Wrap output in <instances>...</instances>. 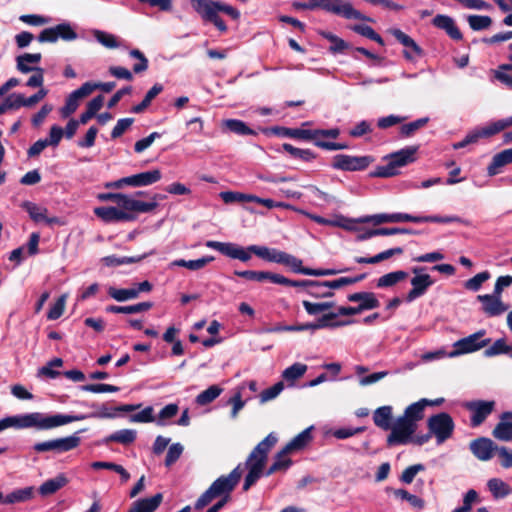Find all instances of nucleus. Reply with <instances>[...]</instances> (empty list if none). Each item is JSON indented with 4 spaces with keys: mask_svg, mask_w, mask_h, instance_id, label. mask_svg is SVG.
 <instances>
[{
    "mask_svg": "<svg viewBox=\"0 0 512 512\" xmlns=\"http://www.w3.org/2000/svg\"><path fill=\"white\" fill-rule=\"evenodd\" d=\"M418 146H407L387 156L388 163L378 166L373 173L377 177H392L398 173V168L413 163L416 160Z\"/></svg>",
    "mask_w": 512,
    "mask_h": 512,
    "instance_id": "obj_6",
    "label": "nucleus"
},
{
    "mask_svg": "<svg viewBox=\"0 0 512 512\" xmlns=\"http://www.w3.org/2000/svg\"><path fill=\"white\" fill-rule=\"evenodd\" d=\"M487 488L494 499H503L512 493L511 487L500 478L489 479Z\"/></svg>",
    "mask_w": 512,
    "mask_h": 512,
    "instance_id": "obj_38",
    "label": "nucleus"
},
{
    "mask_svg": "<svg viewBox=\"0 0 512 512\" xmlns=\"http://www.w3.org/2000/svg\"><path fill=\"white\" fill-rule=\"evenodd\" d=\"M108 294L116 301L123 302L131 299L137 298V292L134 291V288L129 289H117L114 287H110L108 290Z\"/></svg>",
    "mask_w": 512,
    "mask_h": 512,
    "instance_id": "obj_61",
    "label": "nucleus"
},
{
    "mask_svg": "<svg viewBox=\"0 0 512 512\" xmlns=\"http://www.w3.org/2000/svg\"><path fill=\"white\" fill-rule=\"evenodd\" d=\"M498 446L489 438L480 437L470 443V450L480 461H489L493 458Z\"/></svg>",
    "mask_w": 512,
    "mask_h": 512,
    "instance_id": "obj_16",
    "label": "nucleus"
},
{
    "mask_svg": "<svg viewBox=\"0 0 512 512\" xmlns=\"http://www.w3.org/2000/svg\"><path fill=\"white\" fill-rule=\"evenodd\" d=\"M352 30L370 40L379 43L380 45H384L382 37L378 33H376L372 27L368 25L357 24L352 26Z\"/></svg>",
    "mask_w": 512,
    "mask_h": 512,
    "instance_id": "obj_63",
    "label": "nucleus"
},
{
    "mask_svg": "<svg viewBox=\"0 0 512 512\" xmlns=\"http://www.w3.org/2000/svg\"><path fill=\"white\" fill-rule=\"evenodd\" d=\"M348 300L350 302L359 303L358 308L361 312L365 310H371L379 307L380 302L377 299L376 295L372 292H357L348 295Z\"/></svg>",
    "mask_w": 512,
    "mask_h": 512,
    "instance_id": "obj_27",
    "label": "nucleus"
},
{
    "mask_svg": "<svg viewBox=\"0 0 512 512\" xmlns=\"http://www.w3.org/2000/svg\"><path fill=\"white\" fill-rule=\"evenodd\" d=\"M163 91L161 84H154L152 88L146 93L144 99L132 108V112L139 114L142 113L151 103V101Z\"/></svg>",
    "mask_w": 512,
    "mask_h": 512,
    "instance_id": "obj_49",
    "label": "nucleus"
},
{
    "mask_svg": "<svg viewBox=\"0 0 512 512\" xmlns=\"http://www.w3.org/2000/svg\"><path fill=\"white\" fill-rule=\"evenodd\" d=\"M494 401H470L464 404L465 408L471 413V425L477 427L492 413L494 409Z\"/></svg>",
    "mask_w": 512,
    "mask_h": 512,
    "instance_id": "obj_15",
    "label": "nucleus"
},
{
    "mask_svg": "<svg viewBox=\"0 0 512 512\" xmlns=\"http://www.w3.org/2000/svg\"><path fill=\"white\" fill-rule=\"evenodd\" d=\"M392 35L406 48L404 50V57L407 60L413 61L422 56V49L409 35L400 29L392 30Z\"/></svg>",
    "mask_w": 512,
    "mask_h": 512,
    "instance_id": "obj_22",
    "label": "nucleus"
},
{
    "mask_svg": "<svg viewBox=\"0 0 512 512\" xmlns=\"http://www.w3.org/2000/svg\"><path fill=\"white\" fill-rule=\"evenodd\" d=\"M435 27L444 30L450 38L461 40L462 33L458 29L454 19L448 15L438 14L432 20Z\"/></svg>",
    "mask_w": 512,
    "mask_h": 512,
    "instance_id": "obj_24",
    "label": "nucleus"
},
{
    "mask_svg": "<svg viewBox=\"0 0 512 512\" xmlns=\"http://www.w3.org/2000/svg\"><path fill=\"white\" fill-rule=\"evenodd\" d=\"M91 33L95 40L105 48L116 49L121 46L120 39L112 33L99 29H93Z\"/></svg>",
    "mask_w": 512,
    "mask_h": 512,
    "instance_id": "obj_42",
    "label": "nucleus"
},
{
    "mask_svg": "<svg viewBox=\"0 0 512 512\" xmlns=\"http://www.w3.org/2000/svg\"><path fill=\"white\" fill-rule=\"evenodd\" d=\"M433 284L434 281L429 274L415 275L411 279L412 289L408 292L406 300L412 302L423 296Z\"/></svg>",
    "mask_w": 512,
    "mask_h": 512,
    "instance_id": "obj_23",
    "label": "nucleus"
},
{
    "mask_svg": "<svg viewBox=\"0 0 512 512\" xmlns=\"http://www.w3.org/2000/svg\"><path fill=\"white\" fill-rule=\"evenodd\" d=\"M152 254H154V250L150 251L149 253H145L143 255L136 256V257H126V256L118 257L116 255H110V256L103 257L101 259V261L105 266L115 267V266L140 262L143 259H145L147 256L152 255Z\"/></svg>",
    "mask_w": 512,
    "mask_h": 512,
    "instance_id": "obj_40",
    "label": "nucleus"
},
{
    "mask_svg": "<svg viewBox=\"0 0 512 512\" xmlns=\"http://www.w3.org/2000/svg\"><path fill=\"white\" fill-rule=\"evenodd\" d=\"M162 177L160 170L154 169L129 176L130 186L143 187L158 182Z\"/></svg>",
    "mask_w": 512,
    "mask_h": 512,
    "instance_id": "obj_32",
    "label": "nucleus"
},
{
    "mask_svg": "<svg viewBox=\"0 0 512 512\" xmlns=\"http://www.w3.org/2000/svg\"><path fill=\"white\" fill-rule=\"evenodd\" d=\"M193 10L204 22L212 23L220 32L227 31V25L219 16L220 12L229 15L233 19L240 17V12L227 4L213 0H189Z\"/></svg>",
    "mask_w": 512,
    "mask_h": 512,
    "instance_id": "obj_4",
    "label": "nucleus"
},
{
    "mask_svg": "<svg viewBox=\"0 0 512 512\" xmlns=\"http://www.w3.org/2000/svg\"><path fill=\"white\" fill-rule=\"evenodd\" d=\"M85 416H67L66 414L48 415L41 412H32L8 416L0 419V432L8 429L51 430L72 422L84 420Z\"/></svg>",
    "mask_w": 512,
    "mask_h": 512,
    "instance_id": "obj_1",
    "label": "nucleus"
},
{
    "mask_svg": "<svg viewBox=\"0 0 512 512\" xmlns=\"http://www.w3.org/2000/svg\"><path fill=\"white\" fill-rule=\"evenodd\" d=\"M137 432L133 429H122L118 430L104 439H102L101 443L104 445L109 444L110 442H117L123 445H129L136 440Z\"/></svg>",
    "mask_w": 512,
    "mask_h": 512,
    "instance_id": "obj_35",
    "label": "nucleus"
},
{
    "mask_svg": "<svg viewBox=\"0 0 512 512\" xmlns=\"http://www.w3.org/2000/svg\"><path fill=\"white\" fill-rule=\"evenodd\" d=\"M389 430L391 432L387 437V445L393 447L412 443L417 426H414L413 423L408 421V419L406 420L403 416H399Z\"/></svg>",
    "mask_w": 512,
    "mask_h": 512,
    "instance_id": "obj_8",
    "label": "nucleus"
},
{
    "mask_svg": "<svg viewBox=\"0 0 512 512\" xmlns=\"http://www.w3.org/2000/svg\"><path fill=\"white\" fill-rule=\"evenodd\" d=\"M500 354H509L512 358V345L507 344L505 338L497 339L484 351L486 357H493Z\"/></svg>",
    "mask_w": 512,
    "mask_h": 512,
    "instance_id": "obj_48",
    "label": "nucleus"
},
{
    "mask_svg": "<svg viewBox=\"0 0 512 512\" xmlns=\"http://www.w3.org/2000/svg\"><path fill=\"white\" fill-rule=\"evenodd\" d=\"M302 304H303V307L305 308L306 312L309 315H318V314H321V313H323V315H324V314L328 313L327 311L329 309L334 307V303L333 302L313 303V302L304 300L302 302Z\"/></svg>",
    "mask_w": 512,
    "mask_h": 512,
    "instance_id": "obj_54",
    "label": "nucleus"
},
{
    "mask_svg": "<svg viewBox=\"0 0 512 512\" xmlns=\"http://www.w3.org/2000/svg\"><path fill=\"white\" fill-rule=\"evenodd\" d=\"M34 493L35 490L32 486L15 489L5 496L1 493L0 504L9 505L27 502L34 497Z\"/></svg>",
    "mask_w": 512,
    "mask_h": 512,
    "instance_id": "obj_25",
    "label": "nucleus"
},
{
    "mask_svg": "<svg viewBox=\"0 0 512 512\" xmlns=\"http://www.w3.org/2000/svg\"><path fill=\"white\" fill-rule=\"evenodd\" d=\"M57 38L62 39L64 41H73L76 40L78 35L75 32L72 25L68 22L60 23L56 25Z\"/></svg>",
    "mask_w": 512,
    "mask_h": 512,
    "instance_id": "obj_64",
    "label": "nucleus"
},
{
    "mask_svg": "<svg viewBox=\"0 0 512 512\" xmlns=\"http://www.w3.org/2000/svg\"><path fill=\"white\" fill-rule=\"evenodd\" d=\"M277 443V437L270 433L252 450L246 460L248 474L245 477L243 490L247 491L263 475V469L267 460V455L272 447Z\"/></svg>",
    "mask_w": 512,
    "mask_h": 512,
    "instance_id": "obj_3",
    "label": "nucleus"
},
{
    "mask_svg": "<svg viewBox=\"0 0 512 512\" xmlns=\"http://www.w3.org/2000/svg\"><path fill=\"white\" fill-rule=\"evenodd\" d=\"M94 214L104 222L131 221L134 215L122 210L120 207H96Z\"/></svg>",
    "mask_w": 512,
    "mask_h": 512,
    "instance_id": "obj_21",
    "label": "nucleus"
},
{
    "mask_svg": "<svg viewBox=\"0 0 512 512\" xmlns=\"http://www.w3.org/2000/svg\"><path fill=\"white\" fill-rule=\"evenodd\" d=\"M75 432L69 436L54 438L42 442H37L33 445L32 449L36 453H47L52 452L54 454H62L76 449L80 443L81 438L79 433Z\"/></svg>",
    "mask_w": 512,
    "mask_h": 512,
    "instance_id": "obj_7",
    "label": "nucleus"
},
{
    "mask_svg": "<svg viewBox=\"0 0 512 512\" xmlns=\"http://www.w3.org/2000/svg\"><path fill=\"white\" fill-rule=\"evenodd\" d=\"M40 53H25L16 58L17 69L24 74L36 70L38 67L31 66V64H38L41 61Z\"/></svg>",
    "mask_w": 512,
    "mask_h": 512,
    "instance_id": "obj_37",
    "label": "nucleus"
},
{
    "mask_svg": "<svg viewBox=\"0 0 512 512\" xmlns=\"http://www.w3.org/2000/svg\"><path fill=\"white\" fill-rule=\"evenodd\" d=\"M220 197L225 203L254 202V200H255V195H253V194H244V193L233 192V191L221 192Z\"/></svg>",
    "mask_w": 512,
    "mask_h": 512,
    "instance_id": "obj_57",
    "label": "nucleus"
},
{
    "mask_svg": "<svg viewBox=\"0 0 512 512\" xmlns=\"http://www.w3.org/2000/svg\"><path fill=\"white\" fill-rule=\"evenodd\" d=\"M205 246L214 249L229 258L237 259L242 262L249 261L251 259V253H253L266 261L279 264L283 252L266 246L250 245L247 248H243L234 243L214 240L206 241Z\"/></svg>",
    "mask_w": 512,
    "mask_h": 512,
    "instance_id": "obj_2",
    "label": "nucleus"
},
{
    "mask_svg": "<svg viewBox=\"0 0 512 512\" xmlns=\"http://www.w3.org/2000/svg\"><path fill=\"white\" fill-rule=\"evenodd\" d=\"M395 496L399 497L402 500H405L410 503L411 506L418 510H422L425 506L424 500L420 497L409 493L404 489H397L394 491Z\"/></svg>",
    "mask_w": 512,
    "mask_h": 512,
    "instance_id": "obj_62",
    "label": "nucleus"
},
{
    "mask_svg": "<svg viewBox=\"0 0 512 512\" xmlns=\"http://www.w3.org/2000/svg\"><path fill=\"white\" fill-rule=\"evenodd\" d=\"M22 207L29 214L30 218L36 223H45L49 226L54 224H60L58 217H49L48 210L46 207L33 203L31 201H25L22 203Z\"/></svg>",
    "mask_w": 512,
    "mask_h": 512,
    "instance_id": "obj_19",
    "label": "nucleus"
},
{
    "mask_svg": "<svg viewBox=\"0 0 512 512\" xmlns=\"http://www.w3.org/2000/svg\"><path fill=\"white\" fill-rule=\"evenodd\" d=\"M222 392V389L217 385H212L206 390L202 391L196 397V403L199 405H207L213 402Z\"/></svg>",
    "mask_w": 512,
    "mask_h": 512,
    "instance_id": "obj_53",
    "label": "nucleus"
},
{
    "mask_svg": "<svg viewBox=\"0 0 512 512\" xmlns=\"http://www.w3.org/2000/svg\"><path fill=\"white\" fill-rule=\"evenodd\" d=\"M512 412H505L501 416L500 422L493 430V436L501 441L512 440Z\"/></svg>",
    "mask_w": 512,
    "mask_h": 512,
    "instance_id": "obj_29",
    "label": "nucleus"
},
{
    "mask_svg": "<svg viewBox=\"0 0 512 512\" xmlns=\"http://www.w3.org/2000/svg\"><path fill=\"white\" fill-rule=\"evenodd\" d=\"M163 496L161 493L150 498L139 499L132 503L128 512H154L161 504Z\"/></svg>",
    "mask_w": 512,
    "mask_h": 512,
    "instance_id": "obj_31",
    "label": "nucleus"
},
{
    "mask_svg": "<svg viewBox=\"0 0 512 512\" xmlns=\"http://www.w3.org/2000/svg\"><path fill=\"white\" fill-rule=\"evenodd\" d=\"M410 233L408 229L405 228H375V229H368L362 234L358 235V239L363 241L370 239L375 236H388V235H396V234H407Z\"/></svg>",
    "mask_w": 512,
    "mask_h": 512,
    "instance_id": "obj_43",
    "label": "nucleus"
},
{
    "mask_svg": "<svg viewBox=\"0 0 512 512\" xmlns=\"http://www.w3.org/2000/svg\"><path fill=\"white\" fill-rule=\"evenodd\" d=\"M417 216H413L406 213H381L370 216L368 218L369 221H372L374 224H382V223H400V222H413L416 223Z\"/></svg>",
    "mask_w": 512,
    "mask_h": 512,
    "instance_id": "obj_28",
    "label": "nucleus"
},
{
    "mask_svg": "<svg viewBox=\"0 0 512 512\" xmlns=\"http://www.w3.org/2000/svg\"><path fill=\"white\" fill-rule=\"evenodd\" d=\"M374 158L371 156H352L338 154L333 159V168L343 171H361L366 169Z\"/></svg>",
    "mask_w": 512,
    "mask_h": 512,
    "instance_id": "obj_13",
    "label": "nucleus"
},
{
    "mask_svg": "<svg viewBox=\"0 0 512 512\" xmlns=\"http://www.w3.org/2000/svg\"><path fill=\"white\" fill-rule=\"evenodd\" d=\"M470 28L474 31L487 29L492 24V19L486 15H469L467 17Z\"/></svg>",
    "mask_w": 512,
    "mask_h": 512,
    "instance_id": "obj_56",
    "label": "nucleus"
},
{
    "mask_svg": "<svg viewBox=\"0 0 512 512\" xmlns=\"http://www.w3.org/2000/svg\"><path fill=\"white\" fill-rule=\"evenodd\" d=\"M235 275L245 278L247 280L263 282L265 280H269L274 283V277H276V273L267 272V271H253V270H245V271H235Z\"/></svg>",
    "mask_w": 512,
    "mask_h": 512,
    "instance_id": "obj_47",
    "label": "nucleus"
},
{
    "mask_svg": "<svg viewBox=\"0 0 512 512\" xmlns=\"http://www.w3.org/2000/svg\"><path fill=\"white\" fill-rule=\"evenodd\" d=\"M164 197V195L155 194L151 201L145 202L127 194H122L118 207L132 215L133 213H148L153 211L158 206V200H162Z\"/></svg>",
    "mask_w": 512,
    "mask_h": 512,
    "instance_id": "obj_12",
    "label": "nucleus"
},
{
    "mask_svg": "<svg viewBox=\"0 0 512 512\" xmlns=\"http://www.w3.org/2000/svg\"><path fill=\"white\" fill-rule=\"evenodd\" d=\"M319 4H322L323 10L342 16L346 19L370 20L360 11L353 8L348 0H320Z\"/></svg>",
    "mask_w": 512,
    "mask_h": 512,
    "instance_id": "obj_11",
    "label": "nucleus"
},
{
    "mask_svg": "<svg viewBox=\"0 0 512 512\" xmlns=\"http://www.w3.org/2000/svg\"><path fill=\"white\" fill-rule=\"evenodd\" d=\"M224 126L231 132L238 135H254L255 132L249 128L245 122L237 119H228L224 121Z\"/></svg>",
    "mask_w": 512,
    "mask_h": 512,
    "instance_id": "obj_52",
    "label": "nucleus"
},
{
    "mask_svg": "<svg viewBox=\"0 0 512 512\" xmlns=\"http://www.w3.org/2000/svg\"><path fill=\"white\" fill-rule=\"evenodd\" d=\"M490 273L488 271H483L476 274L474 277L468 279L464 282L465 289L473 292H477L484 282L490 279Z\"/></svg>",
    "mask_w": 512,
    "mask_h": 512,
    "instance_id": "obj_59",
    "label": "nucleus"
},
{
    "mask_svg": "<svg viewBox=\"0 0 512 512\" xmlns=\"http://www.w3.org/2000/svg\"><path fill=\"white\" fill-rule=\"evenodd\" d=\"M393 418L392 406L386 405L377 408L373 413L374 424L387 431L391 428Z\"/></svg>",
    "mask_w": 512,
    "mask_h": 512,
    "instance_id": "obj_33",
    "label": "nucleus"
},
{
    "mask_svg": "<svg viewBox=\"0 0 512 512\" xmlns=\"http://www.w3.org/2000/svg\"><path fill=\"white\" fill-rule=\"evenodd\" d=\"M68 483V479L65 474L60 473L56 477L45 481L39 487V493L42 496L52 495L57 492L59 489L64 487Z\"/></svg>",
    "mask_w": 512,
    "mask_h": 512,
    "instance_id": "obj_39",
    "label": "nucleus"
},
{
    "mask_svg": "<svg viewBox=\"0 0 512 512\" xmlns=\"http://www.w3.org/2000/svg\"><path fill=\"white\" fill-rule=\"evenodd\" d=\"M429 400L428 399H420L419 401L410 404L403 413V417L411 423L414 424V426L418 427V422L423 419L424 417V410L428 406Z\"/></svg>",
    "mask_w": 512,
    "mask_h": 512,
    "instance_id": "obj_30",
    "label": "nucleus"
},
{
    "mask_svg": "<svg viewBox=\"0 0 512 512\" xmlns=\"http://www.w3.org/2000/svg\"><path fill=\"white\" fill-rule=\"evenodd\" d=\"M477 299L482 303V310L488 317L500 316L508 310V305L503 303L501 297L496 295H478Z\"/></svg>",
    "mask_w": 512,
    "mask_h": 512,
    "instance_id": "obj_17",
    "label": "nucleus"
},
{
    "mask_svg": "<svg viewBox=\"0 0 512 512\" xmlns=\"http://www.w3.org/2000/svg\"><path fill=\"white\" fill-rule=\"evenodd\" d=\"M279 264L286 265L290 267L292 271L303 275L304 271L310 270V268H305L302 266V261L300 259L286 252H282Z\"/></svg>",
    "mask_w": 512,
    "mask_h": 512,
    "instance_id": "obj_55",
    "label": "nucleus"
},
{
    "mask_svg": "<svg viewBox=\"0 0 512 512\" xmlns=\"http://www.w3.org/2000/svg\"><path fill=\"white\" fill-rule=\"evenodd\" d=\"M408 277V273L403 270L392 271L382 275L376 280V287L380 289L396 286Z\"/></svg>",
    "mask_w": 512,
    "mask_h": 512,
    "instance_id": "obj_34",
    "label": "nucleus"
},
{
    "mask_svg": "<svg viewBox=\"0 0 512 512\" xmlns=\"http://www.w3.org/2000/svg\"><path fill=\"white\" fill-rule=\"evenodd\" d=\"M279 134L291 138H298V139H305V140H312L314 141L315 145L329 150V151H336V150H343L347 148L346 144L341 143H335V142H329L324 141L321 138L322 137H328L332 139H336L340 135V130L338 128H332V129H291V128H277L276 129Z\"/></svg>",
    "mask_w": 512,
    "mask_h": 512,
    "instance_id": "obj_5",
    "label": "nucleus"
},
{
    "mask_svg": "<svg viewBox=\"0 0 512 512\" xmlns=\"http://www.w3.org/2000/svg\"><path fill=\"white\" fill-rule=\"evenodd\" d=\"M62 365L63 360L61 358H54L38 370V375L54 379L60 374L54 368L61 367Z\"/></svg>",
    "mask_w": 512,
    "mask_h": 512,
    "instance_id": "obj_60",
    "label": "nucleus"
},
{
    "mask_svg": "<svg viewBox=\"0 0 512 512\" xmlns=\"http://www.w3.org/2000/svg\"><path fill=\"white\" fill-rule=\"evenodd\" d=\"M91 94V87L89 84H82L80 88L74 90L66 98L65 105L60 109L62 118H68L72 115L79 106V101Z\"/></svg>",
    "mask_w": 512,
    "mask_h": 512,
    "instance_id": "obj_18",
    "label": "nucleus"
},
{
    "mask_svg": "<svg viewBox=\"0 0 512 512\" xmlns=\"http://www.w3.org/2000/svg\"><path fill=\"white\" fill-rule=\"evenodd\" d=\"M485 330H479L474 334L459 339L453 344L454 350L448 353V357L454 358L463 354L472 353L486 347L490 342V338H484Z\"/></svg>",
    "mask_w": 512,
    "mask_h": 512,
    "instance_id": "obj_9",
    "label": "nucleus"
},
{
    "mask_svg": "<svg viewBox=\"0 0 512 512\" xmlns=\"http://www.w3.org/2000/svg\"><path fill=\"white\" fill-rule=\"evenodd\" d=\"M429 121L428 117L419 118L413 122L403 124L400 127V135L402 137H410L412 136L416 131L423 128Z\"/></svg>",
    "mask_w": 512,
    "mask_h": 512,
    "instance_id": "obj_58",
    "label": "nucleus"
},
{
    "mask_svg": "<svg viewBox=\"0 0 512 512\" xmlns=\"http://www.w3.org/2000/svg\"><path fill=\"white\" fill-rule=\"evenodd\" d=\"M308 293L311 296H314L317 298L331 297L334 294L333 291H330V289H328L326 281H323V282L311 281V282H309Z\"/></svg>",
    "mask_w": 512,
    "mask_h": 512,
    "instance_id": "obj_51",
    "label": "nucleus"
},
{
    "mask_svg": "<svg viewBox=\"0 0 512 512\" xmlns=\"http://www.w3.org/2000/svg\"><path fill=\"white\" fill-rule=\"evenodd\" d=\"M430 435L435 436L437 444H442L449 439L454 431V421L445 412L431 416L427 422Z\"/></svg>",
    "mask_w": 512,
    "mask_h": 512,
    "instance_id": "obj_10",
    "label": "nucleus"
},
{
    "mask_svg": "<svg viewBox=\"0 0 512 512\" xmlns=\"http://www.w3.org/2000/svg\"><path fill=\"white\" fill-rule=\"evenodd\" d=\"M213 260H214L213 256H204V257L196 259V260L177 259L170 263V267L179 266V267H185L191 271H197V270L204 268L207 264H209Z\"/></svg>",
    "mask_w": 512,
    "mask_h": 512,
    "instance_id": "obj_44",
    "label": "nucleus"
},
{
    "mask_svg": "<svg viewBox=\"0 0 512 512\" xmlns=\"http://www.w3.org/2000/svg\"><path fill=\"white\" fill-rule=\"evenodd\" d=\"M153 304L151 302H141L133 305L128 306H116V305H110L106 308L107 312L110 313H117V314H136L148 311L151 309Z\"/></svg>",
    "mask_w": 512,
    "mask_h": 512,
    "instance_id": "obj_41",
    "label": "nucleus"
},
{
    "mask_svg": "<svg viewBox=\"0 0 512 512\" xmlns=\"http://www.w3.org/2000/svg\"><path fill=\"white\" fill-rule=\"evenodd\" d=\"M512 164V147L495 154L487 167V174L495 176L501 173L502 168Z\"/></svg>",
    "mask_w": 512,
    "mask_h": 512,
    "instance_id": "obj_26",
    "label": "nucleus"
},
{
    "mask_svg": "<svg viewBox=\"0 0 512 512\" xmlns=\"http://www.w3.org/2000/svg\"><path fill=\"white\" fill-rule=\"evenodd\" d=\"M290 452L284 447L275 457L272 465L266 471L265 475L269 476L275 472L286 471L291 465L292 460L289 457Z\"/></svg>",
    "mask_w": 512,
    "mask_h": 512,
    "instance_id": "obj_36",
    "label": "nucleus"
},
{
    "mask_svg": "<svg viewBox=\"0 0 512 512\" xmlns=\"http://www.w3.org/2000/svg\"><path fill=\"white\" fill-rule=\"evenodd\" d=\"M311 430L312 427L303 430L301 433L296 435L289 443H287L285 445V448L290 453L303 449L312 439Z\"/></svg>",
    "mask_w": 512,
    "mask_h": 512,
    "instance_id": "obj_46",
    "label": "nucleus"
},
{
    "mask_svg": "<svg viewBox=\"0 0 512 512\" xmlns=\"http://www.w3.org/2000/svg\"><path fill=\"white\" fill-rule=\"evenodd\" d=\"M333 314H324L317 319L314 323H306L299 325H290L287 328V331L297 332V331H305V330H317L323 328H334L347 325L348 322H333Z\"/></svg>",
    "mask_w": 512,
    "mask_h": 512,
    "instance_id": "obj_20",
    "label": "nucleus"
},
{
    "mask_svg": "<svg viewBox=\"0 0 512 512\" xmlns=\"http://www.w3.org/2000/svg\"><path fill=\"white\" fill-rule=\"evenodd\" d=\"M307 369L308 367L306 364L297 362L286 368L282 373V377L289 386H293L295 381L300 379L306 373Z\"/></svg>",
    "mask_w": 512,
    "mask_h": 512,
    "instance_id": "obj_45",
    "label": "nucleus"
},
{
    "mask_svg": "<svg viewBox=\"0 0 512 512\" xmlns=\"http://www.w3.org/2000/svg\"><path fill=\"white\" fill-rule=\"evenodd\" d=\"M426 222H433V223H464L466 222L455 215L451 216H438V215H430V216H417L416 223H426Z\"/></svg>",
    "mask_w": 512,
    "mask_h": 512,
    "instance_id": "obj_50",
    "label": "nucleus"
},
{
    "mask_svg": "<svg viewBox=\"0 0 512 512\" xmlns=\"http://www.w3.org/2000/svg\"><path fill=\"white\" fill-rule=\"evenodd\" d=\"M242 476L241 465H238L234 468L227 476H221L216 479L212 484L211 488L216 493V495L224 496L229 498V494L233 491L235 486L238 484L240 478Z\"/></svg>",
    "mask_w": 512,
    "mask_h": 512,
    "instance_id": "obj_14",
    "label": "nucleus"
}]
</instances>
